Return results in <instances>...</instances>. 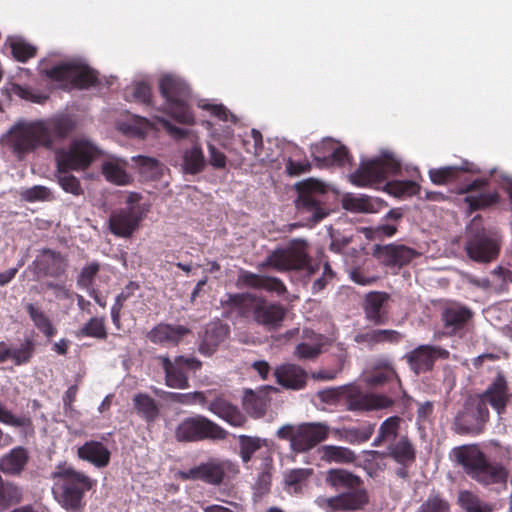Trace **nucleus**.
<instances>
[{
  "mask_svg": "<svg viewBox=\"0 0 512 512\" xmlns=\"http://www.w3.org/2000/svg\"><path fill=\"white\" fill-rule=\"evenodd\" d=\"M298 197L295 201L297 213L308 222L317 223L325 218L329 211L324 206L327 186L324 182L308 178L295 184Z\"/></svg>",
  "mask_w": 512,
  "mask_h": 512,
  "instance_id": "nucleus-6",
  "label": "nucleus"
},
{
  "mask_svg": "<svg viewBox=\"0 0 512 512\" xmlns=\"http://www.w3.org/2000/svg\"><path fill=\"white\" fill-rule=\"evenodd\" d=\"M372 254L386 266H403L418 255L414 249L400 244H377Z\"/></svg>",
  "mask_w": 512,
  "mask_h": 512,
  "instance_id": "nucleus-20",
  "label": "nucleus"
},
{
  "mask_svg": "<svg viewBox=\"0 0 512 512\" xmlns=\"http://www.w3.org/2000/svg\"><path fill=\"white\" fill-rule=\"evenodd\" d=\"M127 165L126 159L109 156L102 162L101 171L108 182L124 186L132 181L131 175L126 171Z\"/></svg>",
  "mask_w": 512,
  "mask_h": 512,
  "instance_id": "nucleus-27",
  "label": "nucleus"
},
{
  "mask_svg": "<svg viewBox=\"0 0 512 512\" xmlns=\"http://www.w3.org/2000/svg\"><path fill=\"white\" fill-rule=\"evenodd\" d=\"M401 421L402 419L398 416H391L384 420L379 426L377 436L373 440L372 446L380 447L383 444L395 442Z\"/></svg>",
  "mask_w": 512,
  "mask_h": 512,
  "instance_id": "nucleus-42",
  "label": "nucleus"
},
{
  "mask_svg": "<svg viewBox=\"0 0 512 512\" xmlns=\"http://www.w3.org/2000/svg\"><path fill=\"white\" fill-rule=\"evenodd\" d=\"M35 269L45 276L59 278L66 272L67 262L60 253L50 250H41L34 262Z\"/></svg>",
  "mask_w": 512,
  "mask_h": 512,
  "instance_id": "nucleus-22",
  "label": "nucleus"
},
{
  "mask_svg": "<svg viewBox=\"0 0 512 512\" xmlns=\"http://www.w3.org/2000/svg\"><path fill=\"white\" fill-rule=\"evenodd\" d=\"M330 428L322 422H308L297 426L287 424L277 430V437L290 442V448L297 453L313 449L327 439Z\"/></svg>",
  "mask_w": 512,
  "mask_h": 512,
  "instance_id": "nucleus-8",
  "label": "nucleus"
},
{
  "mask_svg": "<svg viewBox=\"0 0 512 512\" xmlns=\"http://www.w3.org/2000/svg\"><path fill=\"white\" fill-rule=\"evenodd\" d=\"M119 129L128 136L142 138L149 130V122L144 118H138L133 123H121Z\"/></svg>",
  "mask_w": 512,
  "mask_h": 512,
  "instance_id": "nucleus-57",
  "label": "nucleus"
},
{
  "mask_svg": "<svg viewBox=\"0 0 512 512\" xmlns=\"http://www.w3.org/2000/svg\"><path fill=\"white\" fill-rule=\"evenodd\" d=\"M269 399L263 392L246 391L243 398V406L247 413L255 418L262 417L267 409Z\"/></svg>",
  "mask_w": 512,
  "mask_h": 512,
  "instance_id": "nucleus-46",
  "label": "nucleus"
},
{
  "mask_svg": "<svg viewBox=\"0 0 512 512\" xmlns=\"http://www.w3.org/2000/svg\"><path fill=\"white\" fill-rule=\"evenodd\" d=\"M228 333L226 325L215 323L208 327L204 335L203 341L199 347V351L204 355H210L215 347L224 340Z\"/></svg>",
  "mask_w": 512,
  "mask_h": 512,
  "instance_id": "nucleus-43",
  "label": "nucleus"
},
{
  "mask_svg": "<svg viewBox=\"0 0 512 512\" xmlns=\"http://www.w3.org/2000/svg\"><path fill=\"white\" fill-rule=\"evenodd\" d=\"M274 376L279 385L290 390L304 388L307 381V373L300 366L287 363L279 365L274 370Z\"/></svg>",
  "mask_w": 512,
  "mask_h": 512,
  "instance_id": "nucleus-24",
  "label": "nucleus"
},
{
  "mask_svg": "<svg viewBox=\"0 0 512 512\" xmlns=\"http://www.w3.org/2000/svg\"><path fill=\"white\" fill-rule=\"evenodd\" d=\"M240 281L249 287L265 289L267 291L275 292L278 295H281L286 291L284 284L279 279L250 272L241 273Z\"/></svg>",
  "mask_w": 512,
  "mask_h": 512,
  "instance_id": "nucleus-37",
  "label": "nucleus"
},
{
  "mask_svg": "<svg viewBox=\"0 0 512 512\" xmlns=\"http://www.w3.org/2000/svg\"><path fill=\"white\" fill-rule=\"evenodd\" d=\"M0 422L12 427H28L31 420L25 416H15L2 403H0Z\"/></svg>",
  "mask_w": 512,
  "mask_h": 512,
  "instance_id": "nucleus-58",
  "label": "nucleus"
},
{
  "mask_svg": "<svg viewBox=\"0 0 512 512\" xmlns=\"http://www.w3.org/2000/svg\"><path fill=\"white\" fill-rule=\"evenodd\" d=\"M57 181L65 192L71 193L74 196H80L83 194V189L79 179L70 174L69 171L57 170Z\"/></svg>",
  "mask_w": 512,
  "mask_h": 512,
  "instance_id": "nucleus-55",
  "label": "nucleus"
},
{
  "mask_svg": "<svg viewBox=\"0 0 512 512\" xmlns=\"http://www.w3.org/2000/svg\"><path fill=\"white\" fill-rule=\"evenodd\" d=\"M26 310L32 319L34 325L48 338L55 335L56 330L51 324L49 318L44 314L43 311L36 308L33 304L28 303Z\"/></svg>",
  "mask_w": 512,
  "mask_h": 512,
  "instance_id": "nucleus-48",
  "label": "nucleus"
},
{
  "mask_svg": "<svg viewBox=\"0 0 512 512\" xmlns=\"http://www.w3.org/2000/svg\"><path fill=\"white\" fill-rule=\"evenodd\" d=\"M53 475L61 481L62 505L68 510L77 509L83 494L92 486L91 479L70 466H59Z\"/></svg>",
  "mask_w": 512,
  "mask_h": 512,
  "instance_id": "nucleus-12",
  "label": "nucleus"
},
{
  "mask_svg": "<svg viewBox=\"0 0 512 512\" xmlns=\"http://www.w3.org/2000/svg\"><path fill=\"white\" fill-rule=\"evenodd\" d=\"M151 91L146 83H137L131 89V95H126L128 100L138 103L148 104L150 102Z\"/></svg>",
  "mask_w": 512,
  "mask_h": 512,
  "instance_id": "nucleus-60",
  "label": "nucleus"
},
{
  "mask_svg": "<svg viewBox=\"0 0 512 512\" xmlns=\"http://www.w3.org/2000/svg\"><path fill=\"white\" fill-rule=\"evenodd\" d=\"M44 287L51 290L58 300L70 299L73 296V292L62 282L48 281Z\"/></svg>",
  "mask_w": 512,
  "mask_h": 512,
  "instance_id": "nucleus-64",
  "label": "nucleus"
},
{
  "mask_svg": "<svg viewBox=\"0 0 512 512\" xmlns=\"http://www.w3.org/2000/svg\"><path fill=\"white\" fill-rule=\"evenodd\" d=\"M509 398L510 395L507 392L506 381L501 375L495 379L481 396L476 397L477 401L483 402L486 407L489 403L499 415L505 410Z\"/></svg>",
  "mask_w": 512,
  "mask_h": 512,
  "instance_id": "nucleus-26",
  "label": "nucleus"
},
{
  "mask_svg": "<svg viewBox=\"0 0 512 512\" xmlns=\"http://www.w3.org/2000/svg\"><path fill=\"white\" fill-rule=\"evenodd\" d=\"M458 500L467 512H491V508L487 504L469 491H461Z\"/></svg>",
  "mask_w": 512,
  "mask_h": 512,
  "instance_id": "nucleus-53",
  "label": "nucleus"
},
{
  "mask_svg": "<svg viewBox=\"0 0 512 512\" xmlns=\"http://www.w3.org/2000/svg\"><path fill=\"white\" fill-rule=\"evenodd\" d=\"M489 417V410L481 401L470 398L455 418V430L460 434H479Z\"/></svg>",
  "mask_w": 512,
  "mask_h": 512,
  "instance_id": "nucleus-18",
  "label": "nucleus"
},
{
  "mask_svg": "<svg viewBox=\"0 0 512 512\" xmlns=\"http://www.w3.org/2000/svg\"><path fill=\"white\" fill-rule=\"evenodd\" d=\"M198 107L203 110H208L223 121L231 120L232 122H236L237 118L235 115L231 114L223 105L221 104H210L207 100H200L198 102Z\"/></svg>",
  "mask_w": 512,
  "mask_h": 512,
  "instance_id": "nucleus-59",
  "label": "nucleus"
},
{
  "mask_svg": "<svg viewBox=\"0 0 512 512\" xmlns=\"http://www.w3.org/2000/svg\"><path fill=\"white\" fill-rule=\"evenodd\" d=\"M312 149L315 160L321 162V165L342 166L349 162L347 149L332 139H324L322 142L315 144Z\"/></svg>",
  "mask_w": 512,
  "mask_h": 512,
  "instance_id": "nucleus-21",
  "label": "nucleus"
},
{
  "mask_svg": "<svg viewBox=\"0 0 512 512\" xmlns=\"http://www.w3.org/2000/svg\"><path fill=\"white\" fill-rule=\"evenodd\" d=\"M21 196L29 202L47 200L50 197V191L45 186L36 185L22 190Z\"/></svg>",
  "mask_w": 512,
  "mask_h": 512,
  "instance_id": "nucleus-61",
  "label": "nucleus"
},
{
  "mask_svg": "<svg viewBox=\"0 0 512 512\" xmlns=\"http://www.w3.org/2000/svg\"><path fill=\"white\" fill-rule=\"evenodd\" d=\"M226 436V430L200 415L184 419L175 431V437L180 442L223 440Z\"/></svg>",
  "mask_w": 512,
  "mask_h": 512,
  "instance_id": "nucleus-14",
  "label": "nucleus"
},
{
  "mask_svg": "<svg viewBox=\"0 0 512 512\" xmlns=\"http://www.w3.org/2000/svg\"><path fill=\"white\" fill-rule=\"evenodd\" d=\"M132 160L136 163L140 175L149 181H158L162 186L168 185L166 179L167 168L157 159L147 156H134Z\"/></svg>",
  "mask_w": 512,
  "mask_h": 512,
  "instance_id": "nucleus-29",
  "label": "nucleus"
},
{
  "mask_svg": "<svg viewBox=\"0 0 512 512\" xmlns=\"http://www.w3.org/2000/svg\"><path fill=\"white\" fill-rule=\"evenodd\" d=\"M29 460L27 450L18 446L0 458V471L6 475H19Z\"/></svg>",
  "mask_w": 512,
  "mask_h": 512,
  "instance_id": "nucleus-34",
  "label": "nucleus"
},
{
  "mask_svg": "<svg viewBox=\"0 0 512 512\" xmlns=\"http://www.w3.org/2000/svg\"><path fill=\"white\" fill-rule=\"evenodd\" d=\"M472 312L461 305L452 304L446 307L442 313V318L447 329L452 332L461 329L471 318Z\"/></svg>",
  "mask_w": 512,
  "mask_h": 512,
  "instance_id": "nucleus-39",
  "label": "nucleus"
},
{
  "mask_svg": "<svg viewBox=\"0 0 512 512\" xmlns=\"http://www.w3.org/2000/svg\"><path fill=\"white\" fill-rule=\"evenodd\" d=\"M207 408L213 414L232 426L238 427L243 425L245 422L244 415L237 409V407L233 406L220 396L212 398L211 401H209Z\"/></svg>",
  "mask_w": 512,
  "mask_h": 512,
  "instance_id": "nucleus-32",
  "label": "nucleus"
},
{
  "mask_svg": "<svg viewBox=\"0 0 512 512\" xmlns=\"http://www.w3.org/2000/svg\"><path fill=\"white\" fill-rule=\"evenodd\" d=\"M43 129L39 121L21 119L2 135L0 142L21 160L38 147H45Z\"/></svg>",
  "mask_w": 512,
  "mask_h": 512,
  "instance_id": "nucleus-4",
  "label": "nucleus"
},
{
  "mask_svg": "<svg viewBox=\"0 0 512 512\" xmlns=\"http://www.w3.org/2000/svg\"><path fill=\"white\" fill-rule=\"evenodd\" d=\"M452 457L467 474L484 485L506 483V470L501 466L489 464L476 446L456 447L452 451Z\"/></svg>",
  "mask_w": 512,
  "mask_h": 512,
  "instance_id": "nucleus-3",
  "label": "nucleus"
},
{
  "mask_svg": "<svg viewBox=\"0 0 512 512\" xmlns=\"http://www.w3.org/2000/svg\"><path fill=\"white\" fill-rule=\"evenodd\" d=\"M40 70L52 80L71 82L79 88H88L97 80L91 68L78 62H65L52 68L45 67V63L41 62Z\"/></svg>",
  "mask_w": 512,
  "mask_h": 512,
  "instance_id": "nucleus-15",
  "label": "nucleus"
},
{
  "mask_svg": "<svg viewBox=\"0 0 512 512\" xmlns=\"http://www.w3.org/2000/svg\"><path fill=\"white\" fill-rule=\"evenodd\" d=\"M98 271L99 265L97 263H92L84 267L77 280L78 286L81 288L90 289Z\"/></svg>",
  "mask_w": 512,
  "mask_h": 512,
  "instance_id": "nucleus-62",
  "label": "nucleus"
},
{
  "mask_svg": "<svg viewBox=\"0 0 512 512\" xmlns=\"http://www.w3.org/2000/svg\"><path fill=\"white\" fill-rule=\"evenodd\" d=\"M318 453L320 459L328 463L349 464L357 458L351 449L337 445H323L318 449Z\"/></svg>",
  "mask_w": 512,
  "mask_h": 512,
  "instance_id": "nucleus-38",
  "label": "nucleus"
},
{
  "mask_svg": "<svg viewBox=\"0 0 512 512\" xmlns=\"http://www.w3.org/2000/svg\"><path fill=\"white\" fill-rule=\"evenodd\" d=\"M400 169V162L390 152H383L378 158L362 162L350 175L351 182L359 187L372 186L382 182Z\"/></svg>",
  "mask_w": 512,
  "mask_h": 512,
  "instance_id": "nucleus-10",
  "label": "nucleus"
},
{
  "mask_svg": "<svg viewBox=\"0 0 512 512\" xmlns=\"http://www.w3.org/2000/svg\"><path fill=\"white\" fill-rule=\"evenodd\" d=\"M76 336L79 338L84 336L98 339L106 338L107 332L103 319L97 317L91 318L87 324L76 332Z\"/></svg>",
  "mask_w": 512,
  "mask_h": 512,
  "instance_id": "nucleus-52",
  "label": "nucleus"
},
{
  "mask_svg": "<svg viewBox=\"0 0 512 512\" xmlns=\"http://www.w3.org/2000/svg\"><path fill=\"white\" fill-rule=\"evenodd\" d=\"M387 301V295L381 292H371L366 296L365 314L366 318L375 323L382 324V307Z\"/></svg>",
  "mask_w": 512,
  "mask_h": 512,
  "instance_id": "nucleus-45",
  "label": "nucleus"
},
{
  "mask_svg": "<svg viewBox=\"0 0 512 512\" xmlns=\"http://www.w3.org/2000/svg\"><path fill=\"white\" fill-rule=\"evenodd\" d=\"M205 166L206 160L199 146H193L184 151L182 162V170L184 173L195 175L203 171Z\"/></svg>",
  "mask_w": 512,
  "mask_h": 512,
  "instance_id": "nucleus-44",
  "label": "nucleus"
},
{
  "mask_svg": "<svg viewBox=\"0 0 512 512\" xmlns=\"http://www.w3.org/2000/svg\"><path fill=\"white\" fill-rule=\"evenodd\" d=\"M10 360L15 365H23L30 361L34 353V343L26 339L18 345L9 347Z\"/></svg>",
  "mask_w": 512,
  "mask_h": 512,
  "instance_id": "nucleus-49",
  "label": "nucleus"
},
{
  "mask_svg": "<svg viewBox=\"0 0 512 512\" xmlns=\"http://www.w3.org/2000/svg\"><path fill=\"white\" fill-rule=\"evenodd\" d=\"M321 353V345H310L307 343H300L296 346L295 355L299 359H314Z\"/></svg>",
  "mask_w": 512,
  "mask_h": 512,
  "instance_id": "nucleus-63",
  "label": "nucleus"
},
{
  "mask_svg": "<svg viewBox=\"0 0 512 512\" xmlns=\"http://www.w3.org/2000/svg\"><path fill=\"white\" fill-rule=\"evenodd\" d=\"M261 266H271L278 271L305 270L308 275L318 269L310 262L307 242L301 238L291 240L285 248L274 250Z\"/></svg>",
  "mask_w": 512,
  "mask_h": 512,
  "instance_id": "nucleus-9",
  "label": "nucleus"
},
{
  "mask_svg": "<svg viewBox=\"0 0 512 512\" xmlns=\"http://www.w3.org/2000/svg\"><path fill=\"white\" fill-rule=\"evenodd\" d=\"M325 482L334 490L341 491L335 496L320 495L315 498V504L325 512L358 511L369 502V495L361 478L345 469H329Z\"/></svg>",
  "mask_w": 512,
  "mask_h": 512,
  "instance_id": "nucleus-1",
  "label": "nucleus"
},
{
  "mask_svg": "<svg viewBox=\"0 0 512 512\" xmlns=\"http://www.w3.org/2000/svg\"><path fill=\"white\" fill-rule=\"evenodd\" d=\"M165 373V384L174 389L188 387V378L185 369L196 371L201 367V362L194 357L177 356L171 360L166 355L155 357Z\"/></svg>",
  "mask_w": 512,
  "mask_h": 512,
  "instance_id": "nucleus-16",
  "label": "nucleus"
},
{
  "mask_svg": "<svg viewBox=\"0 0 512 512\" xmlns=\"http://www.w3.org/2000/svg\"><path fill=\"white\" fill-rule=\"evenodd\" d=\"M134 406L147 420H154L158 415V407L155 401L147 394H136L133 398Z\"/></svg>",
  "mask_w": 512,
  "mask_h": 512,
  "instance_id": "nucleus-50",
  "label": "nucleus"
},
{
  "mask_svg": "<svg viewBox=\"0 0 512 512\" xmlns=\"http://www.w3.org/2000/svg\"><path fill=\"white\" fill-rule=\"evenodd\" d=\"M469 238L465 249L468 256L476 262H490L499 253L498 238L495 233L481 227L480 219L474 218L468 226Z\"/></svg>",
  "mask_w": 512,
  "mask_h": 512,
  "instance_id": "nucleus-11",
  "label": "nucleus"
},
{
  "mask_svg": "<svg viewBox=\"0 0 512 512\" xmlns=\"http://www.w3.org/2000/svg\"><path fill=\"white\" fill-rule=\"evenodd\" d=\"M10 46L13 56L20 62H25L27 59L33 57L36 52L34 46L17 37L10 39Z\"/></svg>",
  "mask_w": 512,
  "mask_h": 512,
  "instance_id": "nucleus-56",
  "label": "nucleus"
},
{
  "mask_svg": "<svg viewBox=\"0 0 512 512\" xmlns=\"http://www.w3.org/2000/svg\"><path fill=\"white\" fill-rule=\"evenodd\" d=\"M239 473V466L229 459L211 458L207 462L180 471L183 480H201L210 485L219 486L225 478L234 477Z\"/></svg>",
  "mask_w": 512,
  "mask_h": 512,
  "instance_id": "nucleus-13",
  "label": "nucleus"
},
{
  "mask_svg": "<svg viewBox=\"0 0 512 512\" xmlns=\"http://www.w3.org/2000/svg\"><path fill=\"white\" fill-rule=\"evenodd\" d=\"M81 460L87 461L97 468H104L110 462L109 449L99 441H87L77 450Z\"/></svg>",
  "mask_w": 512,
  "mask_h": 512,
  "instance_id": "nucleus-30",
  "label": "nucleus"
},
{
  "mask_svg": "<svg viewBox=\"0 0 512 512\" xmlns=\"http://www.w3.org/2000/svg\"><path fill=\"white\" fill-rule=\"evenodd\" d=\"M342 204L344 209L351 212H374L373 204L366 196L355 197L347 195L343 198Z\"/></svg>",
  "mask_w": 512,
  "mask_h": 512,
  "instance_id": "nucleus-54",
  "label": "nucleus"
},
{
  "mask_svg": "<svg viewBox=\"0 0 512 512\" xmlns=\"http://www.w3.org/2000/svg\"><path fill=\"white\" fill-rule=\"evenodd\" d=\"M392 404L393 401L384 395L357 393L349 397L347 409L350 411H370L385 409Z\"/></svg>",
  "mask_w": 512,
  "mask_h": 512,
  "instance_id": "nucleus-28",
  "label": "nucleus"
},
{
  "mask_svg": "<svg viewBox=\"0 0 512 512\" xmlns=\"http://www.w3.org/2000/svg\"><path fill=\"white\" fill-rule=\"evenodd\" d=\"M102 153L89 138L77 137L67 146L55 152L58 171H82L87 169Z\"/></svg>",
  "mask_w": 512,
  "mask_h": 512,
  "instance_id": "nucleus-7",
  "label": "nucleus"
},
{
  "mask_svg": "<svg viewBox=\"0 0 512 512\" xmlns=\"http://www.w3.org/2000/svg\"><path fill=\"white\" fill-rule=\"evenodd\" d=\"M486 184L484 180H475L464 188H461L460 193H468L465 201L471 210H476L490 206L497 201V194L485 193L479 189Z\"/></svg>",
  "mask_w": 512,
  "mask_h": 512,
  "instance_id": "nucleus-31",
  "label": "nucleus"
},
{
  "mask_svg": "<svg viewBox=\"0 0 512 512\" xmlns=\"http://www.w3.org/2000/svg\"><path fill=\"white\" fill-rule=\"evenodd\" d=\"M375 424L366 422L357 427H342L333 429L335 436L352 445L362 444L373 435Z\"/></svg>",
  "mask_w": 512,
  "mask_h": 512,
  "instance_id": "nucleus-35",
  "label": "nucleus"
},
{
  "mask_svg": "<svg viewBox=\"0 0 512 512\" xmlns=\"http://www.w3.org/2000/svg\"><path fill=\"white\" fill-rule=\"evenodd\" d=\"M159 87L165 100L164 112L180 123L192 124L194 116L188 103L190 90L187 84L181 78L167 74L161 77Z\"/></svg>",
  "mask_w": 512,
  "mask_h": 512,
  "instance_id": "nucleus-5",
  "label": "nucleus"
},
{
  "mask_svg": "<svg viewBox=\"0 0 512 512\" xmlns=\"http://www.w3.org/2000/svg\"><path fill=\"white\" fill-rule=\"evenodd\" d=\"M419 189L420 186L411 180H397L386 184L387 192L395 197L412 196L417 194Z\"/></svg>",
  "mask_w": 512,
  "mask_h": 512,
  "instance_id": "nucleus-51",
  "label": "nucleus"
},
{
  "mask_svg": "<svg viewBox=\"0 0 512 512\" xmlns=\"http://www.w3.org/2000/svg\"><path fill=\"white\" fill-rule=\"evenodd\" d=\"M190 333V329L183 325L159 324L148 334V338L155 344L176 346Z\"/></svg>",
  "mask_w": 512,
  "mask_h": 512,
  "instance_id": "nucleus-25",
  "label": "nucleus"
},
{
  "mask_svg": "<svg viewBox=\"0 0 512 512\" xmlns=\"http://www.w3.org/2000/svg\"><path fill=\"white\" fill-rule=\"evenodd\" d=\"M448 356L449 352L446 349L430 345H420L408 353L406 358L411 369L416 374H419L430 370L436 359H446Z\"/></svg>",
  "mask_w": 512,
  "mask_h": 512,
  "instance_id": "nucleus-19",
  "label": "nucleus"
},
{
  "mask_svg": "<svg viewBox=\"0 0 512 512\" xmlns=\"http://www.w3.org/2000/svg\"><path fill=\"white\" fill-rule=\"evenodd\" d=\"M313 475L312 468L292 469L284 474L285 489L289 494H300Z\"/></svg>",
  "mask_w": 512,
  "mask_h": 512,
  "instance_id": "nucleus-41",
  "label": "nucleus"
},
{
  "mask_svg": "<svg viewBox=\"0 0 512 512\" xmlns=\"http://www.w3.org/2000/svg\"><path fill=\"white\" fill-rule=\"evenodd\" d=\"M239 441V456L244 464H248L253 455L261 451L266 446V440L259 437H252L247 435H240Z\"/></svg>",
  "mask_w": 512,
  "mask_h": 512,
  "instance_id": "nucleus-47",
  "label": "nucleus"
},
{
  "mask_svg": "<svg viewBox=\"0 0 512 512\" xmlns=\"http://www.w3.org/2000/svg\"><path fill=\"white\" fill-rule=\"evenodd\" d=\"M224 308L236 311L244 317H252L259 325L268 329L277 328L283 321L286 311L276 303H270L253 294H228L221 300Z\"/></svg>",
  "mask_w": 512,
  "mask_h": 512,
  "instance_id": "nucleus-2",
  "label": "nucleus"
},
{
  "mask_svg": "<svg viewBox=\"0 0 512 512\" xmlns=\"http://www.w3.org/2000/svg\"><path fill=\"white\" fill-rule=\"evenodd\" d=\"M474 172L473 166L467 161L461 165L446 166L439 169H430L429 177L434 184L445 185L455 180L460 172Z\"/></svg>",
  "mask_w": 512,
  "mask_h": 512,
  "instance_id": "nucleus-40",
  "label": "nucleus"
},
{
  "mask_svg": "<svg viewBox=\"0 0 512 512\" xmlns=\"http://www.w3.org/2000/svg\"><path fill=\"white\" fill-rule=\"evenodd\" d=\"M402 217L403 213L401 212V209H391L384 217L386 223L364 229L366 238L370 240H382L384 238L393 237L397 232V224Z\"/></svg>",
  "mask_w": 512,
  "mask_h": 512,
  "instance_id": "nucleus-33",
  "label": "nucleus"
},
{
  "mask_svg": "<svg viewBox=\"0 0 512 512\" xmlns=\"http://www.w3.org/2000/svg\"><path fill=\"white\" fill-rule=\"evenodd\" d=\"M132 201L130 196L128 205L113 211L109 217V230L115 236L129 238L139 228L144 217V209Z\"/></svg>",
  "mask_w": 512,
  "mask_h": 512,
  "instance_id": "nucleus-17",
  "label": "nucleus"
},
{
  "mask_svg": "<svg viewBox=\"0 0 512 512\" xmlns=\"http://www.w3.org/2000/svg\"><path fill=\"white\" fill-rule=\"evenodd\" d=\"M388 455L400 465L408 466L415 461L416 451L409 438L403 435L389 444Z\"/></svg>",
  "mask_w": 512,
  "mask_h": 512,
  "instance_id": "nucleus-36",
  "label": "nucleus"
},
{
  "mask_svg": "<svg viewBox=\"0 0 512 512\" xmlns=\"http://www.w3.org/2000/svg\"><path fill=\"white\" fill-rule=\"evenodd\" d=\"M39 123L44 128L45 148H52L55 138H64L75 128L74 121L68 116L39 120Z\"/></svg>",
  "mask_w": 512,
  "mask_h": 512,
  "instance_id": "nucleus-23",
  "label": "nucleus"
}]
</instances>
